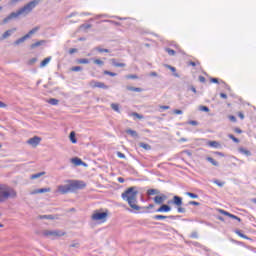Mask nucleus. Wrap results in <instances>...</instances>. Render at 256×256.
<instances>
[{"label": "nucleus", "mask_w": 256, "mask_h": 256, "mask_svg": "<svg viewBox=\"0 0 256 256\" xmlns=\"http://www.w3.org/2000/svg\"><path fill=\"white\" fill-rule=\"evenodd\" d=\"M137 195H139V191H137V187L135 186L129 187L121 194L123 201H126L129 207H131V209H134V211L141 210V207L137 205Z\"/></svg>", "instance_id": "1"}, {"label": "nucleus", "mask_w": 256, "mask_h": 256, "mask_svg": "<svg viewBox=\"0 0 256 256\" xmlns=\"http://www.w3.org/2000/svg\"><path fill=\"white\" fill-rule=\"evenodd\" d=\"M87 184L81 180H68V184L59 185L57 189V193H61V195H67V193H73L79 189H85Z\"/></svg>", "instance_id": "2"}, {"label": "nucleus", "mask_w": 256, "mask_h": 256, "mask_svg": "<svg viewBox=\"0 0 256 256\" xmlns=\"http://www.w3.org/2000/svg\"><path fill=\"white\" fill-rule=\"evenodd\" d=\"M30 10L27 8L26 5H24L22 8H20L18 11L16 12H11L6 18L3 19V24H7L9 23V21H13V19H18L19 17H21V15L23 17H27V15H29Z\"/></svg>", "instance_id": "3"}, {"label": "nucleus", "mask_w": 256, "mask_h": 256, "mask_svg": "<svg viewBox=\"0 0 256 256\" xmlns=\"http://www.w3.org/2000/svg\"><path fill=\"white\" fill-rule=\"evenodd\" d=\"M8 197H17V192H15V190L9 186L0 185V203L6 201Z\"/></svg>", "instance_id": "4"}, {"label": "nucleus", "mask_w": 256, "mask_h": 256, "mask_svg": "<svg viewBox=\"0 0 256 256\" xmlns=\"http://www.w3.org/2000/svg\"><path fill=\"white\" fill-rule=\"evenodd\" d=\"M45 237H52V239H55V237H63L65 233L61 231H51V230H46L44 231Z\"/></svg>", "instance_id": "5"}, {"label": "nucleus", "mask_w": 256, "mask_h": 256, "mask_svg": "<svg viewBox=\"0 0 256 256\" xmlns=\"http://www.w3.org/2000/svg\"><path fill=\"white\" fill-rule=\"evenodd\" d=\"M107 218V212H96L92 215L93 221H103Z\"/></svg>", "instance_id": "6"}, {"label": "nucleus", "mask_w": 256, "mask_h": 256, "mask_svg": "<svg viewBox=\"0 0 256 256\" xmlns=\"http://www.w3.org/2000/svg\"><path fill=\"white\" fill-rule=\"evenodd\" d=\"M90 85H91V87H93L94 89H95V88H98V89H109V86L105 85V83L99 82V81H95V80H92V81L90 82Z\"/></svg>", "instance_id": "7"}, {"label": "nucleus", "mask_w": 256, "mask_h": 256, "mask_svg": "<svg viewBox=\"0 0 256 256\" xmlns=\"http://www.w3.org/2000/svg\"><path fill=\"white\" fill-rule=\"evenodd\" d=\"M179 217L181 216H173V215H170V216H165V215H154L153 216V219L154 221H163L165 219H179Z\"/></svg>", "instance_id": "8"}, {"label": "nucleus", "mask_w": 256, "mask_h": 256, "mask_svg": "<svg viewBox=\"0 0 256 256\" xmlns=\"http://www.w3.org/2000/svg\"><path fill=\"white\" fill-rule=\"evenodd\" d=\"M153 200L156 205H163V203H165V201L167 200V196L165 194H162L160 196H155Z\"/></svg>", "instance_id": "9"}, {"label": "nucleus", "mask_w": 256, "mask_h": 256, "mask_svg": "<svg viewBox=\"0 0 256 256\" xmlns=\"http://www.w3.org/2000/svg\"><path fill=\"white\" fill-rule=\"evenodd\" d=\"M39 3H41V0H32L26 4V7L28 8V11H30L31 13L33 9H35V7L38 6Z\"/></svg>", "instance_id": "10"}, {"label": "nucleus", "mask_w": 256, "mask_h": 256, "mask_svg": "<svg viewBox=\"0 0 256 256\" xmlns=\"http://www.w3.org/2000/svg\"><path fill=\"white\" fill-rule=\"evenodd\" d=\"M171 211V206L167 204H162L157 210L156 213H169Z\"/></svg>", "instance_id": "11"}, {"label": "nucleus", "mask_w": 256, "mask_h": 256, "mask_svg": "<svg viewBox=\"0 0 256 256\" xmlns=\"http://www.w3.org/2000/svg\"><path fill=\"white\" fill-rule=\"evenodd\" d=\"M28 145H32L33 147H37V145L39 143H41V138L40 137H33V138H30L28 141H27Z\"/></svg>", "instance_id": "12"}, {"label": "nucleus", "mask_w": 256, "mask_h": 256, "mask_svg": "<svg viewBox=\"0 0 256 256\" xmlns=\"http://www.w3.org/2000/svg\"><path fill=\"white\" fill-rule=\"evenodd\" d=\"M71 163H73L76 167H79L83 165L84 167H87V164L81 160V158L75 157L71 159Z\"/></svg>", "instance_id": "13"}, {"label": "nucleus", "mask_w": 256, "mask_h": 256, "mask_svg": "<svg viewBox=\"0 0 256 256\" xmlns=\"http://www.w3.org/2000/svg\"><path fill=\"white\" fill-rule=\"evenodd\" d=\"M15 31H17V28H12L7 30L1 37H0V41H4V39H7L8 37H11L12 33H15Z\"/></svg>", "instance_id": "14"}, {"label": "nucleus", "mask_w": 256, "mask_h": 256, "mask_svg": "<svg viewBox=\"0 0 256 256\" xmlns=\"http://www.w3.org/2000/svg\"><path fill=\"white\" fill-rule=\"evenodd\" d=\"M51 188H40L30 192V195H37L39 193H50Z\"/></svg>", "instance_id": "15"}, {"label": "nucleus", "mask_w": 256, "mask_h": 256, "mask_svg": "<svg viewBox=\"0 0 256 256\" xmlns=\"http://www.w3.org/2000/svg\"><path fill=\"white\" fill-rule=\"evenodd\" d=\"M173 203L177 207H181V205H183V198H181L180 196H174L173 197Z\"/></svg>", "instance_id": "16"}, {"label": "nucleus", "mask_w": 256, "mask_h": 256, "mask_svg": "<svg viewBox=\"0 0 256 256\" xmlns=\"http://www.w3.org/2000/svg\"><path fill=\"white\" fill-rule=\"evenodd\" d=\"M27 39H29V35H24L23 37L17 39L14 42V45H21V43H25V41H27Z\"/></svg>", "instance_id": "17"}, {"label": "nucleus", "mask_w": 256, "mask_h": 256, "mask_svg": "<svg viewBox=\"0 0 256 256\" xmlns=\"http://www.w3.org/2000/svg\"><path fill=\"white\" fill-rule=\"evenodd\" d=\"M111 63L113 65V67H127V64L119 63V62H117V60L115 58L111 59Z\"/></svg>", "instance_id": "18"}, {"label": "nucleus", "mask_w": 256, "mask_h": 256, "mask_svg": "<svg viewBox=\"0 0 256 256\" xmlns=\"http://www.w3.org/2000/svg\"><path fill=\"white\" fill-rule=\"evenodd\" d=\"M41 45H45V40L37 41L36 43H33L30 45L31 49H37V47H41Z\"/></svg>", "instance_id": "19"}, {"label": "nucleus", "mask_w": 256, "mask_h": 256, "mask_svg": "<svg viewBox=\"0 0 256 256\" xmlns=\"http://www.w3.org/2000/svg\"><path fill=\"white\" fill-rule=\"evenodd\" d=\"M126 89L127 91H134L135 93H141L143 91V88L133 86H127Z\"/></svg>", "instance_id": "20"}, {"label": "nucleus", "mask_w": 256, "mask_h": 256, "mask_svg": "<svg viewBox=\"0 0 256 256\" xmlns=\"http://www.w3.org/2000/svg\"><path fill=\"white\" fill-rule=\"evenodd\" d=\"M126 133L127 135H131V137H134V139H137V137H139V134L137 133V131L132 129H127Z\"/></svg>", "instance_id": "21"}, {"label": "nucleus", "mask_w": 256, "mask_h": 256, "mask_svg": "<svg viewBox=\"0 0 256 256\" xmlns=\"http://www.w3.org/2000/svg\"><path fill=\"white\" fill-rule=\"evenodd\" d=\"M160 193H161V191H159L158 189L147 190L148 197H151V195H159Z\"/></svg>", "instance_id": "22"}, {"label": "nucleus", "mask_w": 256, "mask_h": 256, "mask_svg": "<svg viewBox=\"0 0 256 256\" xmlns=\"http://www.w3.org/2000/svg\"><path fill=\"white\" fill-rule=\"evenodd\" d=\"M51 62V56L45 58L41 63H40V67H47V65H49V63Z\"/></svg>", "instance_id": "23"}, {"label": "nucleus", "mask_w": 256, "mask_h": 256, "mask_svg": "<svg viewBox=\"0 0 256 256\" xmlns=\"http://www.w3.org/2000/svg\"><path fill=\"white\" fill-rule=\"evenodd\" d=\"M206 161H208V163H211L214 167H219V162H217L212 157H206Z\"/></svg>", "instance_id": "24"}, {"label": "nucleus", "mask_w": 256, "mask_h": 256, "mask_svg": "<svg viewBox=\"0 0 256 256\" xmlns=\"http://www.w3.org/2000/svg\"><path fill=\"white\" fill-rule=\"evenodd\" d=\"M208 145L209 147H213L214 149H219V147H221V144L217 141H210Z\"/></svg>", "instance_id": "25"}, {"label": "nucleus", "mask_w": 256, "mask_h": 256, "mask_svg": "<svg viewBox=\"0 0 256 256\" xmlns=\"http://www.w3.org/2000/svg\"><path fill=\"white\" fill-rule=\"evenodd\" d=\"M40 27L36 26L34 27L32 30H30L26 35H28V39L31 38V35H35V33H37V31H39Z\"/></svg>", "instance_id": "26"}, {"label": "nucleus", "mask_w": 256, "mask_h": 256, "mask_svg": "<svg viewBox=\"0 0 256 256\" xmlns=\"http://www.w3.org/2000/svg\"><path fill=\"white\" fill-rule=\"evenodd\" d=\"M239 153H242V155H246V157H251V151L245 148H239Z\"/></svg>", "instance_id": "27"}, {"label": "nucleus", "mask_w": 256, "mask_h": 256, "mask_svg": "<svg viewBox=\"0 0 256 256\" xmlns=\"http://www.w3.org/2000/svg\"><path fill=\"white\" fill-rule=\"evenodd\" d=\"M139 147H141L142 149H145V151H151V145L147 143L140 142Z\"/></svg>", "instance_id": "28"}, {"label": "nucleus", "mask_w": 256, "mask_h": 256, "mask_svg": "<svg viewBox=\"0 0 256 256\" xmlns=\"http://www.w3.org/2000/svg\"><path fill=\"white\" fill-rule=\"evenodd\" d=\"M44 174H45V172H39V173H36V174H32L30 176V179H39V177H43Z\"/></svg>", "instance_id": "29"}, {"label": "nucleus", "mask_w": 256, "mask_h": 256, "mask_svg": "<svg viewBox=\"0 0 256 256\" xmlns=\"http://www.w3.org/2000/svg\"><path fill=\"white\" fill-rule=\"evenodd\" d=\"M185 195H187V197H190L191 199H199V195L192 192H186Z\"/></svg>", "instance_id": "30"}, {"label": "nucleus", "mask_w": 256, "mask_h": 256, "mask_svg": "<svg viewBox=\"0 0 256 256\" xmlns=\"http://www.w3.org/2000/svg\"><path fill=\"white\" fill-rule=\"evenodd\" d=\"M111 109H113V111H116V113H121V110H119V104L112 103Z\"/></svg>", "instance_id": "31"}, {"label": "nucleus", "mask_w": 256, "mask_h": 256, "mask_svg": "<svg viewBox=\"0 0 256 256\" xmlns=\"http://www.w3.org/2000/svg\"><path fill=\"white\" fill-rule=\"evenodd\" d=\"M78 63H79L80 65H88L89 59H87V58L78 59Z\"/></svg>", "instance_id": "32"}, {"label": "nucleus", "mask_w": 256, "mask_h": 256, "mask_svg": "<svg viewBox=\"0 0 256 256\" xmlns=\"http://www.w3.org/2000/svg\"><path fill=\"white\" fill-rule=\"evenodd\" d=\"M130 117H136V119H143V118H144L143 115H141V114H139V113H137V112H132V113L130 114Z\"/></svg>", "instance_id": "33"}, {"label": "nucleus", "mask_w": 256, "mask_h": 256, "mask_svg": "<svg viewBox=\"0 0 256 256\" xmlns=\"http://www.w3.org/2000/svg\"><path fill=\"white\" fill-rule=\"evenodd\" d=\"M70 141L71 143H77V138H75V132H70Z\"/></svg>", "instance_id": "34"}, {"label": "nucleus", "mask_w": 256, "mask_h": 256, "mask_svg": "<svg viewBox=\"0 0 256 256\" xmlns=\"http://www.w3.org/2000/svg\"><path fill=\"white\" fill-rule=\"evenodd\" d=\"M166 53H168V55H170V57H174L175 55V50L171 49V48H165Z\"/></svg>", "instance_id": "35"}, {"label": "nucleus", "mask_w": 256, "mask_h": 256, "mask_svg": "<svg viewBox=\"0 0 256 256\" xmlns=\"http://www.w3.org/2000/svg\"><path fill=\"white\" fill-rule=\"evenodd\" d=\"M48 103L50 105H59V100L55 99V98H52V99L48 100Z\"/></svg>", "instance_id": "36"}, {"label": "nucleus", "mask_w": 256, "mask_h": 256, "mask_svg": "<svg viewBox=\"0 0 256 256\" xmlns=\"http://www.w3.org/2000/svg\"><path fill=\"white\" fill-rule=\"evenodd\" d=\"M228 137H229V139L234 141V143H240L239 138H236L233 134H229Z\"/></svg>", "instance_id": "37"}, {"label": "nucleus", "mask_w": 256, "mask_h": 256, "mask_svg": "<svg viewBox=\"0 0 256 256\" xmlns=\"http://www.w3.org/2000/svg\"><path fill=\"white\" fill-rule=\"evenodd\" d=\"M104 75H109L110 77H117V73L111 72L109 70H105Z\"/></svg>", "instance_id": "38"}, {"label": "nucleus", "mask_w": 256, "mask_h": 256, "mask_svg": "<svg viewBox=\"0 0 256 256\" xmlns=\"http://www.w3.org/2000/svg\"><path fill=\"white\" fill-rule=\"evenodd\" d=\"M95 65H99L100 67H103L105 65V62L103 60L95 59L94 60Z\"/></svg>", "instance_id": "39"}, {"label": "nucleus", "mask_w": 256, "mask_h": 256, "mask_svg": "<svg viewBox=\"0 0 256 256\" xmlns=\"http://www.w3.org/2000/svg\"><path fill=\"white\" fill-rule=\"evenodd\" d=\"M71 71H74V72L83 71V67H81V66H74V67L71 68Z\"/></svg>", "instance_id": "40"}, {"label": "nucleus", "mask_w": 256, "mask_h": 256, "mask_svg": "<svg viewBox=\"0 0 256 256\" xmlns=\"http://www.w3.org/2000/svg\"><path fill=\"white\" fill-rule=\"evenodd\" d=\"M96 51H98L99 53H109V49H105V48H99L97 47L96 48Z\"/></svg>", "instance_id": "41"}, {"label": "nucleus", "mask_w": 256, "mask_h": 256, "mask_svg": "<svg viewBox=\"0 0 256 256\" xmlns=\"http://www.w3.org/2000/svg\"><path fill=\"white\" fill-rule=\"evenodd\" d=\"M91 24H82L80 25V29H84V30H87V29H91Z\"/></svg>", "instance_id": "42"}, {"label": "nucleus", "mask_w": 256, "mask_h": 256, "mask_svg": "<svg viewBox=\"0 0 256 256\" xmlns=\"http://www.w3.org/2000/svg\"><path fill=\"white\" fill-rule=\"evenodd\" d=\"M126 78L127 79H139V76H137V74H129V75H126Z\"/></svg>", "instance_id": "43"}, {"label": "nucleus", "mask_w": 256, "mask_h": 256, "mask_svg": "<svg viewBox=\"0 0 256 256\" xmlns=\"http://www.w3.org/2000/svg\"><path fill=\"white\" fill-rule=\"evenodd\" d=\"M199 111H204L205 113H209V107H207V106H199Z\"/></svg>", "instance_id": "44"}, {"label": "nucleus", "mask_w": 256, "mask_h": 256, "mask_svg": "<svg viewBox=\"0 0 256 256\" xmlns=\"http://www.w3.org/2000/svg\"><path fill=\"white\" fill-rule=\"evenodd\" d=\"M236 234H238L239 237H242V239H249V237H247V235L241 233V231L237 230Z\"/></svg>", "instance_id": "45"}, {"label": "nucleus", "mask_w": 256, "mask_h": 256, "mask_svg": "<svg viewBox=\"0 0 256 256\" xmlns=\"http://www.w3.org/2000/svg\"><path fill=\"white\" fill-rule=\"evenodd\" d=\"M188 125H193L194 127H197V125H199V122H197L196 120H190L188 121Z\"/></svg>", "instance_id": "46"}, {"label": "nucleus", "mask_w": 256, "mask_h": 256, "mask_svg": "<svg viewBox=\"0 0 256 256\" xmlns=\"http://www.w3.org/2000/svg\"><path fill=\"white\" fill-rule=\"evenodd\" d=\"M165 67H166L167 69H170V71H172V73H175V71H177V69H176L175 67H173V66H171V65H169V64H166Z\"/></svg>", "instance_id": "47"}, {"label": "nucleus", "mask_w": 256, "mask_h": 256, "mask_svg": "<svg viewBox=\"0 0 256 256\" xmlns=\"http://www.w3.org/2000/svg\"><path fill=\"white\" fill-rule=\"evenodd\" d=\"M173 114H174V115H183V110L175 109V110L173 111Z\"/></svg>", "instance_id": "48"}, {"label": "nucleus", "mask_w": 256, "mask_h": 256, "mask_svg": "<svg viewBox=\"0 0 256 256\" xmlns=\"http://www.w3.org/2000/svg\"><path fill=\"white\" fill-rule=\"evenodd\" d=\"M188 205H194L196 207H199V205H201V203L196 202V201H190V202H188Z\"/></svg>", "instance_id": "49"}, {"label": "nucleus", "mask_w": 256, "mask_h": 256, "mask_svg": "<svg viewBox=\"0 0 256 256\" xmlns=\"http://www.w3.org/2000/svg\"><path fill=\"white\" fill-rule=\"evenodd\" d=\"M230 219H235L236 221L241 222V218H239L238 216H235L234 214H230Z\"/></svg>", "instance_id": "50"}, {"label": "nucleus", "mask_w": 256, "mask_h": 256, "mask_svg": "<svg viewBox=\"0 0 256 256\" xmlns=\"http://www.w3.org/2000/svg\"><path fill=\"white\" fill-rule=\"evenodd\" d=\"M34 63H37V58H32L28 61V65H34Z\"/></svg>", "instance_id": "51"}, {"label": "nucleus", "mask_w": 256, "mask_h": 256, "mask_svg": "<svg viewBox=\"0 0 256 256\" xmlns=\"http://www.w3.org/2000/svg\"><path fill=\"white\" fill-rule=\"evenodd\" d=\"M215 185H218V187H223L225 185V182H219L218 180L214 181Z\"/></svg>", "instance_id": "52"}, {"label": "nucleus", "mask_w": 256, "mask_h": 256, "mask_svg": "<svg viewBox=\"0 0 256 256\" xmlns=\"http://www.w3.org/2000/svg\"><path fill=\"white\" fill-rule=\"evenodd\" d=\"M76 15H79V13H77V12H72L71 14H69L68 16H66V19H71V17H75Z\"/></svg>", "instance_id": "53"}, {"label": "nucleus", "mask_w": 256, "mask_h": 256, "mask_svg": "<svg viewBox=\"0 0 256 256\" xmlns=\"http://www.w3.org/2000/svg\"><path fill=\"white\" fill-rule=\"evenodd\" d=\"M221 215H226V217H230L231 213L225 211V210H220Z\"/></svg>", "instance_id": "54"}, {"label": "nucleus", "mask_w": 256, "mask_h": 256, "mask_svg": "<svg viewBox=\"0 0 256 256\" xmlns=\"http://www.w3.org/2000/svg\"><path fill=\"white\" fill-rule=\"evenodd\" d=\"M117 157H119V159H125V154L117 152Z\"/></svg>", "instance_id": "55"}, {"label": "nucleus", "mask_w": 256, "mask_h": 256, "mask_svg": "<svg viewBox=\"0 0 256 256\" xmlns=\"http://www.w3.org/2000/svg\"><path fill=\"white\" fill-rule=\"evenodd\" d=\"M41 219H53L52 215H43L41 216Z\"/></svg>", "instance_id": "56"}, {"label": "nucleus", "mask_w": 256, "mask_h": 256, "mask_svg": "<svg viewBox=\"0 0 256 256\" xmlns=\"http://www.w3.org/2000/svg\"><path fill=\"white\" fill-rule=\"evenodd\" d=\"M177 211H178L179 213H185V212H186L185 208H183V207H178V208H177Z\"/></svg>", "instance_id": "57"}, {"label": "nucleus", "mask_w": 256, "mask_h": 256, "mask_svg": "<svg viewBox=\"0 0 256 256\" xmlns=\"http://www.w3.org/2000/svg\"><path fill=\"white\" fill-rule=\"evenodd\" d=\"M230 121H232L233 123L237 122V118L233 115L229 116Z\"/></svg>", "instance_id": "58"}, {"label": "nucleus", "mask_w": 256, "mask_h": 256, "mask_svg": "<svg viewBox=\"0 0 256 256\" xmlns=\"http://www.w3.org/2000/svg\"><path fill=\"white\" fill-rule=\"evenodd\" d=\"M70 247H74L77 249V248H79V243L74 242V243L70 244Z\"/></svg>", "instance_id": "59"}, {"label": "nucleus", "mask_w": 256, "mask_h": 256, "mask_svg": "<svg viewBox=\"0 0 256 256\" xmlns=\"http://www.w3.org/2000/svg\"><path fill=\"white\" fill-rule=\"evenodd\" d=\"M73 53H77V49H76V48H71V49L69 50V54H70V55H73Z\"/></svg>", "instance_id": "60"}, {"label": "nucleus", "mask_w": 256, "mask_h": 256, "mask_svg": "<svg viewBox=\"0 0 256 256\" xmlns=\"http://www.w3.org/2000/svg\"><path fill=\"white\" fill-rule=\"evenodd\" d=\"M200 83H205L206 79L204 76H199Z\"/></svg>", "instance_id": "61"}, {"label": "nucleus", "mask_w": 256, "mask_h": 256, "mask_svg": "<svg viewBox=\"0 0 256 256\" xmlns=\"http://www.w3.org/2000/svg\"><path fill=\"white\" fill-rule=\"evenodd\" d=\"M234 132L238 133V134H241V133H243V130H241L240 128H235Z\"/></svg>", "instance_id": "62"}, {"label": "nucleus", "mask_w": 256, "mask_h": 256, "mask_svg": "<svg viewBox=\"0 0 256 256\" xmlns=\"http://www.w3.org/2000/svg\"><path fill=\"white\" fill-rule=\"evenodd\" d=\"M210 81L211 83H219V79L217 78H211Z\"/></svg>", "instance_id": "63"}, {"label": "nucleus", "mask_w": 256, "mask_h": 256, "mask_svg": "<svg viewBox=\"0 0 256 256\" xmlns=\"http://www.w3.org/2000/svg\"><path fill=\"white\" fill-rule=\"evenodd\" d=\"M220 97H221L222 99H227V94H225V93H220Z\"/></svg>", "instance_id": "64"}]
</instances>
